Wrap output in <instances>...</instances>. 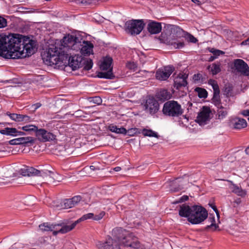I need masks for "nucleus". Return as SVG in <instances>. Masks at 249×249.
Listing matches in <instances>:
<instances>
[{
    "mask_svg": "<svg viewBox=\"0 0 249 249\" xmlns=\"http://www.w3.org/2000/svg\"><path fill=\"white\" fill-rule=\"evenodd\" d=\"M37 169L32 167L24 166L20 170V174L23 176H35Z\"/></svg>",
    "mask_w": 249,
    "mask_h": 249,
    "instance_id": "393cba45",
    "label": "nucleus"
},
{
    "mask_svg": "<svg viewBox=\"0 0 249 249\" xmlns=\"http://www.w3.org/2000/svg\"><path fill=\"white\" fill-rule=\"evenodd\" d=\"M208 221H209L211 224L207 226V229L213 228V230H215L218 227V226L215 224V218L213 216L210 215L209 217Z\"/></svg>",
    "mask_w": 249,
    "mask_h": 249,
    "instance_id": "72a5a7b5",
    "label": "nucleus"
},
{
    "mask_svg": "<svg viewBox=\"0 0 249 249\" xmlns=\"http://www.w3.org/2000/svg\"><path fill=\"white\" fill-rule=\"evenodd\" d=\"M174 71V68L171 66H165L158 69L156 72V78L160 81L166 80Z\"/></svg>",
    "mask_w": 249,
    "mask_h": 249,
    "instance_id": "9b49d317",
    "label": "nucleus"
},
{
    "mask_svg": "<svg viewBox=\"0 0 249 249\" xmlns=\"http://www.w3.org/2000/svg\"><path fill=\"white\" fill-rule=\"evenodd\" d=\"M199 75H200V74H198L197 75V77H199Z\"/></svg>",
    "mask_w": 249,
    "mask_h": 249,
    "instance_id": "338daca9",
    "label": "nucleus"
},
{
    "mask_svg": "<svg viewBox=\"0 0 249 249\" xmlns=\"http://www.w3.org/2000/svg\"><path fill=\"white\" fill-rule=\"evenodd\" d=\"M210 52L213 53V56H216V58L218 56H219L220 54H222L224 53L222 51L218 50H215L213 48L211 49V50H210Z\"/></svg>",
    "mask_w": 249,
    "mask_h": 249,
    "instance_id": "a19ab883",
    "label": "nucleus"
},
{
    "mask_svg": "<svg viewBox=\"0 0 249 249\" xmlns=\"http://www.w3.org/2000/svg\"><path fill=\"white\" fill-rule=\"evenodd\" d=\"M60 225L59 224H51L49 223L46 222L40 224L39 226L40 230L42 231H53V234L54 231H56V228L59 227Z\"/></svg>",
    "mask_w": 249,
    "mask_h": 249,
    "instance_id": "5701e85b",
    "label": "nucleus"
},
{
    "mask_svg": "<svg viewBox=\"0 0 249 249\" xmlns=\"http://www.w3.org/2000/svg\"><path fill=\"white\" fill-rule=\"evenodd\" d=\"M108 129L112 132H114L117 134H126L127 133V130L125 128L123 127H118L116 125L113 124H111L108 125Z\"/></svg>",
    "mask_w": 249,
    "mask_h": 249,
    "instance_id": "a878e982",
    "label": "nucleus"
},
{
    "mask_svg": "<svg viewBox=\"0 0 249 249\" xmlns=\"http://www.w3.org/2000/svg\"><path fill=\"white\" fill-rule=\"evenodd\" d=\"M7 20L0 16V28H3L7 26Z\"/></svg>",
    "mask_w": 249,
    "mask_h": 249,
    "instance_id": "49530a36",
    "label": "nucleus"
},
{
    "mask_svg": "<svg viewBox=\"0 0 249 249\" xmlns=\"http://www.w3.org/2000/svg\"><path fill=\"white\" fill-rule=\"evenodd\" d=\"M210 206H211L212 209L215 212V213L217 214V216L218 217H219V213H218V211L216 208V207L215 205H213L212 204L210 205Z\"/></svg>",
    "mask_w": 249,
    "mask_h": 249,
    "instance_id": "6e6d98bb",
    "label": "nucleus"
},
{
    "mask_svg": "<svg viewBox=\"0 0 249 249\" xmlns=\"http://www.w3.org/2000/svg\"><path fill=\"white\" fill-rule=\"evenodd\" d=\"M112 236H108L104 242L98 241L96 246L98 249H121L124 245L134 249L140 247V243L133 233L121 228L113 229Z\"/></svg>",
    "mask_w": 249,
    "mask_h": 249,
    "instance_id": "f03ea898",
    "label": "nucleus"
},
{
    "mask_svg": "<svg viewBox=\"0 0 249 249\" xmlns=\"http://www.w3.org/2000/svg\"><path fill=\"white\" fill-rule=\"evenodd\" d=\"M92 3L91 0H77V3L83 5H89Z\"/></svg>",
    "mask_w": 249,
    "mask_h": 249,
    "instance_id": "de8ad7c7",
    "label": "nucleus"
},
{
    "mask_svg": "<svg viewBox=\"0 0 249 249\" xmlns=\"http://www.w3.org/2000/svg\"><path fill=\"white\" fill-rule=\"evenodd\" d=\"M188 199V196L184 195L179 198V200L178 201V202H182L187 201Z\"/></svg>",
    "mask_w": 249,
    "mask_h": 249,
    "instance_id": "3c124183",
    "label": "nucleus"
},
{
    "mask_svg": "<svg viewBox=\"0 0 249 249\" xmlns=\"http://www.w3.org/2000/svg\"><path fill=\"white\" fill-rule=\"evenodd\" d=\"M36 136L40 141L43 142L52 141L55 139V136L53 134L44 129H39L36 132Z\"/></svg>",
    "mask_w": 249,
    "mask_h": 249,
    "instance_id": "4468645a",
    "label": "nucleus"
},
{
    "mask_svg": "<svg viewBox=\"0 0 249 249\" xmlns=\"http://www.w3.org/2000/svg\"><path fill=\"white\" fill-rule=\"evenodd\" d=\"M232 91V87L230 85H226L224 89V94L226 95L227 96H229L231 95Z\"/></svg>",
    "mask_w": 249,
    "mask_h": 249,
    "instance_id": "a18cd8bd",
    "label": "nucleus"
},
{
    "mask_svg": "<svg viewBox=\"0 0 249 249\" xmlns=\"http://www.w3.org/2000/svg\"><path fill=\"white\" fill-rule=\"evenodd\" d=\"M82 62V68L83 70L88 71L92 68L93 62L91 59L83 57Z\"/></svg>",
    "mask_w": 249,
    "mask_h": 249,
    "instance_id": "c85d7f7f",
    "label": "nucleus"
},
{
    "mask_svg": "<svg viewBox=\"0 0 249 249\" xmlns=\"http://www.w3.org/2000/svg\"><path fill=\"white\" fill-rule=\"evenodd\" d=\"M230 125L234 129H241L247 125L246 120L240 118H235L231 119L230 122Z\"/></svg>",
    "mask_w": 249,
    "mask_h": 249,
    "instance_id": "a211bd4d",
    "label": "nucleus"
},
{
    "mask_svg": "<svg viewBox=\"0 0 249 249\" xmlns=\"http://www.w3.org/2000/svg\"><path fill=\"white\" fill-rule=\"evenodd\" d=\"M209 84L211 85L213 89V92L220 91L219 86L217 82L214 80H210L209 81Z\"/></svg>",
    "mask_w": 249,
    "mask_h": 249,
    "instance_id": "4c0bfd02",
    "label": "nucleus"
},
{
    "mask_svg": "<svg viewBox=\"0 0 249 249\" xmlns=\"http://www.w3.org/2000/svg\"><path fill=\"white\" fill-rule=\"evenodd\" d=\"M92 216H93V214L92 213H88L84 215L80 218L69 225L59 224L60 226L56 228V231H54L53 235H56L58 233L62 234L66 233L73 229L76 225L81 221L88 219H90Z\"/></svg>",
    "mask_w": 249,
    "mask_h": 249,
    "instance_id": "1a4fd4ad",
    "label": "nucleus"
},
{
    "mask_svg": "<svg viewBox=\"0 0 249 249\" xmlns=\"http://www.w3.org/2000/svg\"><path fill=\"white\" fill-rule=\"evenodd\" d=\"M93 45L88 41H83L80 52L83 55H89L92 52Z\"/></svg>",
    "mask_w": 249,
    "mask_h": 249,
    "instance_id": "b1692460",
    "label": "nucleus"
},
{
    "mask_svg": "<svg viewBox=\"0 0 249 249\" xmlns=\"http://www.w3.org/2000/svg\"><path fill=\"white\" fill-rule=\"evenodd\" d=\"M41 106V104L40 103H36V104L33 105L32 106V108L34 109V110H36L38 108H39Z\"/></svg>",
    "mask_w": 249,
    "mask_h": 249,
    "instance_id": "864d4df0",
    "label": "nucleus"
},
{
    "mask_svg": "<svg viewBox=\"0 0 249 249\" xmlns=\"http://www.w3.org/2000/svg\"><path fill=\"white\" fill-rule=\"evenodd\" d=\"M147 30L151 34L160 33L161 30V25L160 23L151 21L147 25Z\"/></svg>",
    "mask_w": 249,
    "mask_h": 249,
    "instance_id": "412c9836",
    "label": "nucleus"
},
{
    "mask_svg": "<svg viewBox=\"0 0 249 249\" xmlns=\"http://www.w3.org/2000/svg\"><path fill=\"white\" fill-rule=\"evenodd\" d=\"M77 38L74 36L68 35L64 36L60 42V48L66 50H76L79 46L77 42Z\"/></svg>",
    "mask_w": 249,
    "mask_h": 249,
    "instance_id": "9d476101",
    "label": "nucleus"
},
{
    "mask_svg": "<svg viewBox=\"0 0 249 249\" xmlns=\"http://www.w3.org/2000/svg\"><path fill=\"white\" fill-rule=\"evenodd\" d=\"M61 205L63 209H69L73 207V205L72 204L70 198L64 200L61 203Z\"/></svg>",
    "mask_w": 249,
    "mask_h": 249,
    "instance_id": "c9c22d12",
    "label": "nucleus"
},
{
    "mask_svg": "<svg viewBox=\"0 0 249 249\" xmlns=\"http://www.w3.org/2000/svg\"><path fill=\"white\" fill-rule=\"evenodd\" d=\"M162 112L166 116L178 117L183 114V109L177 101L171 100L164 103Z\"/></svg>",
    "mask_w": 249,
    "mask_h": 249,
    "instance_id": "39448f33",
    "label": "nucleus"
},
{
    "mask_svg": "<svg viewBox=\"0 0 249 249\" xmlns=\"http://www.w3.org/2000/svg\"><path fill=\"white\" fill-rule=\"evenodd\" d=\"M231 183V184L230 186V188L232 192L236 194L237 195L241 196H244L246 195V192L244 190H242L240 187L232 183L231 181H229Z\"/></svg>",
    "mask_w": 249,
    "mask_h": 249,
    "instance_id": "bb28decb",
    "label": "nucleus"
},
{
    "mask_svg": "<svg viewBox=\"0 0 249 249\" xmlns=\"http://www.w3.org/2000/svg\"><path fill=\"white\" fill-rule=\"evenodd\" d=\"M159 103L154 98H149L144 105L145 110L150 114H154L159 109Z\"/></svg>",
    "mask_w": 249,
    "mask_h": 249,
    "instance_id": "2eb2a0df",
    "label": "nucleus"
},
{
    "mask_svg": "<svg viewBox=\"0 0 249 249\" xmlns=\"http://www.w3.org/2000/svg\"><path fill=\"white\" fill-rule=\"evenodd\" d=\"M126 67L130 70H133L134 71L137 70V65L134 62H128L126 64Z\"/></svg>",
    "mask_w": 249,
    "mask_h": 249,
    "instance_id": "79ce46f5",
    "label": "nucleus"
},
{
    "mask_svg": "<svg viewBox=\"0 0 249 249\" xmlns=\"http://www.w3.org/2000/svg\"><path fill=\"white\" fill-rule=\"evenodd\" d=\"M189 41L193 43H196L197 41V39L192 35H190L189 36Z\"/></svg>",
    "mask_w": 249,
    "mask_h": 249,
    "instance_id": "603ef678",
    "label": "nucleus"
},
{
    "mask_svg": "<svg viewBox=\"0 0 249 249\" xmlns=\"http://www.w3.org/2000/svg\"><path fill=\"white\" fill-rule=\"evenodd\" d=\"M179 189H180V187L177 188H171V190L173 192H177Z\"/></svg>",
    "mask_w": 249,
    "mask_h": 249,
    "instance_id": "680f3d73",
    "label": "nucleus"
},
{
    "mask_svg": "<svg viewBox=\"0 0 249 249\" xmlns=\"http://www.w3.org/2000/svg\"><path fill=\"white\" fill-rule=\"evenodd\" d=\"M90 102L97 105H100L102 103V100L100 97L96 96L92 97L90 100Z\"/></svg>",
    "mask_w": 249,
    "mask_h": 249,
    "instance_id": "37998d69",
    "label": "nucleus"
},
{
    "mask_svg": "<svg viewBox=\"0 0 249 249\" xmlns=\"http://www.w3.org/2000/svg\"><path fill=\"white\" fill-rule=\"evenodd\" d=\"M52 171L48 170H37V172H36L35 176H40L42 177L43 178H47L48 175H51Z\"/></svg>",
    "mask_w": 249,
    "mask_h": 249,
    "instance_id": "2f4dec72",
    "label": "nucleus"
},
{
    "mask_svg": "<svg viewBox=\"0 0 249 249\" xmlns=\"http://www.w3.org/2000/svg\"><path fill=\"white\" fill-rule=\"evenodd\" d=\"M112 61V58L109 56H106L104 58L103 61L100 65V68L103 71L107 70L108 71L107 72H99L98 74V77L109 79H112L114 77L112 71V66L111 64Z\"/></svg>",
    "mask_w": 249,
    "mask_h": 249,
    "instance_id": "0eeeda50",
    "label": "nucleus"
},
{
    "mask_svg": "<svg viewBox=\"0 0 249 249\" xmlns=\"http://www.w3.org/2000/svg\"><path fill=\"white\" fill-rule=\"evenodd\" d=\"M179 215L187 217L188 221L193 224L201 223L208 217V213L203 207L195 205L189 206L183 204L180 206Z\"/></svg>",
    "mask_w": 249,
    "mask_h": 249,
    "instance_id": "20e7f679",
    "label": "nucleus"
},
{
    "mask_svg": "<svg viewBox=\"0 0 249 249\" xmlns=\"http://www.w3.org/2000/svg\"><path fill=\"white\" fill-rule=\"evenodd\" d=\"M216 58V56H211L209 58V61H213L214 59H215Z\"/></svg>",
    "mask_w": 249,
    "mask_h": 249,
    "instance_id": "bf43d9fd",
    "label": "nucleus"
},
{
    "mask_svg": "<svg viewBox=\"0 0 249 249\" xmlns=\"http://www.w3.org/2000/svg\"><path fill=\"white\" fill-rule=\"evenodd\" d=\"M188 75L185 73H179L174 79L175 86L177 89H179L181 87H185L187 85L186 79Z\"/></svg>",
    "mask_w": 249,
    "mask_h": 249,
    "instance_id": "6ab92c4d",
    "label": "nucleus"
},
{
    "mask_svg": "<svg viewBox=\"0 0 249 249\" xmlns=\"http://www.w3.org/2000/svg\"><path fill=\"white\" fill-rule=\"evenodd\" d=\"M196 90L197 92L198 96L199 98H205L207 97V91L204 89L197 88Z\"/></svg>",
    "mask_w": 249,
    "mask_h": 249,
    "instance_id": "e433bc0d",
    "label": "nucleus"
},
{
    "mask_svg": "<svg viewBox=\"0 0 249 249\" xmlns=\"http://www.w3.org/2000/svg\"><path fill=\"white\" fill-rule=\"evenodd\" d=\"M144 25L142 19H132L125 23L124 28L127 33L135 36L139 35L142 32Z\"/></svg>",
    "mask_w": 249,
    "mask_h": 249,
    "instance_id": "423d86ee",
    "label": "nucleus"
},
{
    "mask_svg": "<svg viewBox=\"0 0 249 249\" xmlns=\"http://www.w3.org/2000/svg\"><path fill=\"white\" fill-rule=\"evenodd\" d=\"M207 69L213 75H216L221 71L220 65L215 63H213L211 65L209 66Z\"/></svg>",
    "mask_w": 249,
    "mask_h": 249,
    "instance_id": "7c9ffc66",
    "label": "nucleus"
},
{
    "mask_svg": "<svg viewBox=\"0 0 249 249\" xmlns=\"http://www.w3.org/2000/svg\"><path fill=\"white\" fill-rule=\"evenodd\" d=\"M138 132H139L138 129L136 128H131L127 131V133L129 136H133Z\"/></svg>",
    "mask_w": 249,
    "mask_h": 249,
    "instance_id": "09e8293b",
    "label": "nucleus"
},
{
    "mask_svg": "<svg viewBox=\"0 0 249 249\" xmlns=\"http://www.w3.org/2000/svg\"><path fill=\"white\" fill-rule=\"evenodd\" d=\"M234 67L237 72L245 76L249 75V67L243 60L235 59L234 61Z\"/></svg>",
    "mask_w": 249,
    "mask_h": 249,
    "instance_id": "f8f14e48",
    "label": "nucleus"
},
{
    "mask_svg": "<svg viewBox=\"0 0 249 249\" xmlns=\"http://www.w3.org/2000/svg\"><path fill=\"white\" fill-rule=\"evenodd\" d=\"M10 118L16 122H23L24 123H28L32 121L30 117L22 114H18L16 113H7Z\"/></svg>",
    "mask_w": 249,
    "mask_h": 249,
    "instance_id": "aec40b11",
    "label": "nucleus"
},
{
    "mask_svg": "<svg viewBox=\"0 0 249 249\" xmlns=\"http://www.w3.org/2000/svg\"><path fill=\"white\" fill-rule=\"evenodd\" d=\"M191 1L198 5H200L201 4V2L199 0H191Z\"/></svg>",
    "mask_w": 249,
    "mask_h": 249,
    "instance_id": "13d9d810",
    "label": "nucleus"
},
{
    "mask_svg": "<svg viewBox=\"0 0 249 249\" xmlns=\"http://www.w3.org/2000/svg\"><path fill=\"white\" fill-rule=\"evenodd\" d=\"M93 214V216H92L90 218H92L95 220H99L101 219L105 214V213L104 212H101L98 214L94 215L93 213H91Z\"/></svg>",
    "mask_w": 249,
    "mask_h": 249,
    "instance_id": "ea45409f",
    "label": "nucleus"
},
{
    "mask_svg": "<svg viewBox=\"0 0 249 249\" xmlns=\"http://www.w3.org/2000/svg\"><path fill=\"white\" fill-rule=\"evenodd\" d=\"M83 57L82 56L74 55L69 58V65L72 70L82 68Z\"/></svg>",
    "mask_w": 249,
    "mask_h": 249,
    "instance_id": "f3484780",
    "label": "nucleus"
},
{
    "mask_svg": "<svg viewBox=\"0 0 249 249\" xmlns=\"http://www.w3.org/2000/svg\"><path fill=\"white\" fill-rule=\"evenodd\" d=\"M241 114L244 116L249 117V109L243 110L241 112Z\"/></svg>",
    "mask_w": 249,
    "mask_h": 249,
    "instance_id": "5fc2aeb1",
    "label": "nucleus"
},
{
    "mask_svg": "<svg viewBox=\"0 0 249 249\" xmlns=\"http://www.w3.org/2000/svg\"><path fill=\"white\" fill-rule=\"evenodd\" d=\"M36 139L32 137H23L10 140L9 143L11 145L27 144L35 143Z\"/></svg>",
    "mask_w": 249,
    "mask_h": 249,
    "instance_id": "dca6fc26",
    "label": "nucleus"
},
{
    "mask_svg": "<svg viewBox=\"0 0 249 249\" xmlns=\"http://www.w3.org/2000/svg\"><path fill=\"white\" fill-rule=\"evenodd\" d=\"M242 45H249V37L245 40L242 41L241 43Z\"/></svg>",
    "mask_w": 249,
    "mask_h": 249,
    "instance_id": "4d7b16f0",
    "label": "nucleus"
},
{
    "mask_svg": "<svg viewBox=\"0 0 249 249\" xmlns=\"http://www.w3.org/2000/svg\"><path fill=\"white\" fill-rule=\"evenodd\" d=\"M159 95L160 96V97L161 99H167L169 97L168 92L167 91V90H165V89L161 90L160 92Z\"/></svg>",
    "mask_w": 249,
    "mask_h": 249,
    "instance_id": "58836bf2",
    "label": "nucleus"
},
{
    "mask_svg": "<svg viewBox=\"0 0 249 249\" xmlns=\"http://www.w3.org/2000/svg\"><path fill=\"white\" fill-rule=\"evenodd\" d=\"M211 110L207 107H203L202 109L198 113L196 120V122L200 125L205 124L210 119Z\"/></svg>",
    "mask_w": 249,
    "mask_h": 249,
    "instance_id": "ddd939ff",
    "label": "nucleus"
},
{
    "mask_svg": "<svg viewBox=\"0 0 249 249\" xmlns=\"http://www.w3.org/2000/svg\"><path fill=\"white\" fill-rule=\"evenodd\" d=\"M245 152L247 155H249V146L246 149Z\"/></svg>",
    "mask_w": 249,
    "mask_h": 249,
    "instance_id": "e2e57ef3",
    "label": "nucleus"
},
{
    "mask_svg": "<svg viewBox=\"0 0 249 249\" xmlns=\"http://www.w3.org/2000/svg\"><path fill=\"white\" fill-rule=\"evenodd\" d=\"M217 107L218 108L217 110L218 119L219 120L223 119L228 114L227 109L224 108L222 106L218 107Z\"/></svg>",
    "mask_w": 249,
    "mask_h": 249,
    "instance_id": "c756f323",
    "label": "nucleus"
},
{
    "mask_svg": "<svg viewBox=\"0 0 249 249\" xmlns=\"http://www.w3.org/2000/svg\"><path fill=\"white\" fill-rule=\"evenodd\" d=\"M142 134L145 136L154 137L158 138L159 136L157 133L151 129H143L142 131Z\"/></svg>",
    "mask_w": 249,
    "mask_h": 249,
    "instance_id": "473e14b6",
    "label": "nucleus"
},
{
    "mask_svg": "<svg viewBox=\"0 0 249 249\" xmlns=\"http://www.w3.org/2000/svg\"><path fill=\"white\" fill-rule=\"evenodd\" d=\"M161 43L172 46L175 49L182 48L184 46L183 42L176 38L174 35L162 32L159 37Z\"/></svg>",
    "mask_w": 249,
    "mask_h": 249,
    "instance_id": "6e6552de",
    "label": "nucleus"
},
{
    "mask_svg": "<svg viewBox=\"0 0 249 249\" xmlns=\"http://www.w3.org/2000/svg\"><path fill=\"white\" fill-rule=\"evenodd\" d=\"M113 170L115 171L118 172V171H120L121 170V168L120 167H119V166H117V167H116L114 168Z\"/></svg>",
    "mask_w": 249,
    "mask_h": 249,
    "instance_id": "052dcab7",
    "label": "nucleus"
},
{
    "mask_svg": "<svg viewBox=\"0 0 249 249\" xmlns=\"http://www.w3.org/2000/svg\"><path fill=\"white\" fill-rule=\"evenodd\" d=\"M69 56L67 50L62 48H59L58 45L55 43L49 46L48 49L42 54V57L44 62L47 65H53L58 66L69 64Z\"/></svg>",
    "mask_w": 249,
    "mask_h": 249,
    "instance_id": "7ed1b4c3",
    "label": "nucleus"
},
{
    "mask_svg": "<svg viewBox=\"0 0 249 249\" xmlns=\"http://www.w3.org/2000/svg\"><path fill=\"white\" fill-rule=\"evenodd\" d=\"M21 129L23 131L28 132L29 134H31L33 132H35L36 136V132L38 130V127L35 125L29 124L23 126L21 127Z\"/></svg>",
    "mask_w": 249,
    "mask_h": 249,
    "instance_id": "cd10ccee",
    "label": "nucleus"
},
{
    "mask_svg": "<svg viewBox=\"0 0 249 249\" xmlns=\"http://www.w3.org/2000/svg\"><path fill=\"white\" fill-rule=\"evenodd\" d=\"M70 199H71V203L73 205V206H74L79 202H80L81 199V197L80 196H77L73 197L72 198H70Z\"/></svg>",
    "mask_w": 249,
    "mask_h": 249,
    "instance_id": "c03bdc74",
    "label": "nucleus"
},
{
    "mask_svg": "<svg viewBox=\"0 0 249 249\" xmlns=\"http://www.w3.org/2000/svg\"><path fill=\"white\" fill-rule=\"evenodd\" d=\"M220 91L213 92V95L212 99L213 102L216 106L219 107L221 106L220 102V97H219Z\"/></svg>",
    "mask_w": 249,
    "mask_h": 249,
    "instance_id": "f704fd0d",
    "label": "nucleus"
},
{
    "mask_svg": "<svg viewBox=\"0 0 249 249\" xmlns=\"http://www.w3.org/2000/svg\"><path fill=\"white\" fill-rule=\"evenodd\" d=\"M36 52V42L19 34L0 36V56L7 59L29 56Z\"/></svg>",
    "mask_w": 249,
    "mask_h": 249,
    "instance_id": "f257e3e1",
    "label": "nucleus"
},
{
    "mask_svg": "<svg viewBox=\"0 0 249 249\" xmlns=\"http://www.w3.org/2000/svg\"><path fill=\"white\" fill-rule=\"evenodd\" d=\"M0 133L3 135L16 136L18 135H25V133L22 131H18L15 128L6 127L3 129L0 130Z\"/></svg>",
    "mask_w": 249,
    "mask_h": 249,
    "instance_id": "4be33fe9",
    "label": "nucleus"
},
{
    "mask_svg": "<svg viewBox=\"0 0 249 249\" xmlns=\"http://www.w3.org/2000/svg\"><path fill=\"white\" fill-rule=\"evenodd\" d=\"M90 168L91 170H94L95 167H94V166H90Z\"/></svg>",
    "mask_w": 249,
    "mask_h": 249,
    "instance_id": "0e129e2a",
    "label": "nucleus"
},
{
    "mask_svg": "<svg viewBox=\"0 0 249 249\" xmlns=\"http://www.w3.org/2000/svg\"><path fill=\"white\" fill-rule=\"evenodd\" d=\"M51 175H48L47 180L49 181H53L55 180V174L52 171Z\"/></svg>",
    "mask_w": 249,
    "mask_h": 249,
    "instance_id": "8fccbe9b",
    "label": "nucleus"
},
{
    "mask_svg": "<svg viewBox=\"0 0 249 249\" xmlns=\"http://www.w3.org/2000/svg\"><path fill=\"white\" fill-rule=\"evenodd\" d=\"M178 179H176L175 180L173 181V182H172V184H174L175 183H176V180H177Z\"/></svg>",
    "mask_w": 249,
    "mask_h": 249,
    "instance_id": "69168bd1",
    "label": "nucleus"
}]
</instances>
